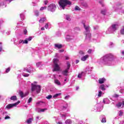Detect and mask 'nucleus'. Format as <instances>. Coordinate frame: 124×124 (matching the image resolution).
Returning a JSON list of instances; mask_svg holds the SVG:
<instances>
[{
	"label": "nucleus",
	"mask_w": 124,
	"mask_h": 124,
	"mask_svg": "<svg viewBox=\"0 0 124 124\" xmlns=\"http://www.w3.org/2000/svg\"><path fill=\"white\" fill-rule=\"evenodd\" d=\"M69 97H70V96H69V95L66 96L64 97V99H68V98H69Z\"/></svg>",
	"instance_id": "obj_45"
},
{
	"label": "nucleus",
	"mask_w": 124,
	"mask_h": 124,
	"mask_svg": "<svg viewBox=\"0 0 124 124\" xmlns=\"http://www.w3.org/2000/svg\"><path fill=\"white\" fill-rule=\"evenodd\" d=\"M22 42H24V41H23V40H20L19 41V44H21V43H22Z\"/></svg>",
	"instance_id": "obj_55"
},
{
	"label": "nucleus",
	"mask_w": 124,
	"mask_h": 124,
	"mask_svg": "<svg viewBox=\"0 0 124 124\" xmlns=\"http://www.w3.org/2000/svg\"><path fill=\"white\" fill-rule=\"evenodd\" d=\"M43 103H44V102L39 101L36 103L37 105H42Z\"/></svg>",
	"instance_id": "obj_29"
},
{
	"label": "nucleus",
	"mask_w": 124,
	"mask_h": 124,
	"mask_svg": "<svg viewBox=\"0 0 124 124\" xmlns=\"http://www.w3.org/2000/svg\"><path fill=\"white\" fill-rule=\"evenodd\" d=\"M62 118H63V117H64V118H66V114H62Z\"/></svg>",
	"instance_id": "obj_49"
},
{
	"label": "nucleus",
	"mask_w": 124,
	"mask_h": 124,
	"mask_svg": "<svg viewBox=\"0 0 124 124\" xmlns=\"http://www.w3.org/2000/svg\"><path fill=\"white\" fill-rule=\"evenodd\" d=\"M20 103V101H18L16 103L14 104H9L6 106V108L7 109H11V108H13V107L17 106Z\"/></svg>",
	"instance_id": "obj_6"
},
{
	"label": "nucleus",
	"mask_w": 124,
	"mask_h": 124,
	"mask_svg": "<svg viewBox=\"0 0 124 124\" xmlns=\"http://www.w3.org/2000/svg\"><path fill=\"white\" fill-rule=\"evenodd\" d=\"M34 13L36 16H39V12L38 10L35 11Z\"/></svg>",
	"instance_id": "obj_28"
},
{
	"label": "nucleus",
	"mask_w": 124,
	"mask_h": 124,
	"mask_svg": "<svg viewBox=\"0 0 124 124\" xmlns=\"http://www.w3.org/2000/svg\"><path fill=\"white\" fill-rule=\"evenodd\" d=\"M18 93L19 95L21 96V98H23V97H24V93H23L22 91H19Z\"/></svg>",
	"instance_id": "obj_18"
},
{
	"label": "nucleus",
	"mask_w": 124,
	"mask_h": 124,
	"mask_svg": "<svg viewBox=\"0 0 124 124\" xmlns=\"http://www.w3.org/2000/svg\"><path fill=\"white\" fill-rule=\"evenodd\" d=\"M101 94H102V92L99 91L98 94V96H99V97H100L101 96Z\"/></svg>",
	"instance_id": "obj_34"
},
{
	"label": "nucleus",
	"mask_w": 124,
	"mask_h": 124,
	"mask_svg": "<svg viewBox=\"0 0 124 124\" xmlns=\"http://www.w3.org/2000/svg\"><path fill=\"white\" fill-rule=\"evenodd\" d=\"M41 62H39L36 63V66L37 67H40V66H42Z\"/></svg>",
	"instance_id": "obj_30"
},
{
	"label": "nucleus",
	"mask_w": 124,
	"mask_h": 124,
	"mask_svg": "<svg viewBox=\"0 0 124 124\" xmlns=\"http://www.w3.org/2000/svg\"><path fill=\"white\" fill-rule=\"evenodd\" d=\"M45 27L46 28V29H48V28H49V25H48L47 23H46L45 26Z\"/></svg>",
	"instance_id": "obj_46"
},
{
	"label": "nucleus",
	"mask_w": 124,
	"mask_h": 124,
	"mask_svg": "<svg viewBox=\"0 0 124 124\" xmlns=\"http://www.w3.org/2000/svg\"><path fill=\"white\" fill-rule=\"evenodd\" d=\"M28 94H29L28 93H26L25 94H23V97L27 96V95H28Z\"/></svg>",
	"instance_id": "obj_44"
},
{
	"label": "nucleus",
	"mask_w": 124,
	"mask_h": 124,
	"mask_svg": "<svg viewBox=\"0 0 124 124\" xmlns=\"http://www.w3.org/2000/svg\"><path fill=\"white\" fill-rule=\"evenodd\" d=\"M92 49H89L87 52L89 54H91V53H92Z\"/></svg>",
	"instance_id": "obj_50"
},
{
	"label": "nucleus",
	"mask_w": 124,
	"mask_h": 124,
	"mask_svg": "<svg viewBox=\"0 0 124 124\" xmlns=\"http://www.w3.org/2000/svg\"><path fill=\"white\" fill-rule=\"evenodd\" d=\"M86 38H91L92 36V34L90 33V32H87V33H85Z\"/></svg>",
	"instance_id": "obj_12"
},
{
	"label": "nucleus",
	"mask_w": 124,
	"mask_h": 124,
	"mask_svg": "<svg viewBox=\"0 0 124 124\" xmlns=\"http://www.w3.org/2000/svg\"><path fill=\"white\" fill-rule=\"evenodd\" d=\"M119 112V116H122L123 114H124V112H122L121 111H120Z\"/></svg>",
	"instance_id": "obj_51"
},
{
	"label": "nucleus",
	"mask_w": 124,
	"mask_h": 124,
	"mask_svg": "<svg viewBox=\"0 0 124 124\" xmlns=\"http://www.w3.org/2000/svg\"><path fill=\"white\" fill-rule=\"evenodd\" d=\"M55 47L58 48V49H62V44H55Z\"/></svg>",
	"instance_id": "obj_11"
},
{
	"label": "nucleus",
	"mask_w": 124,
	"mask_h": 124,
	"mask_svg": "<svg viewBox=\"0 0 124 124\" xmlns=\"http://www.w3.org/2000/svg\"><path fill=\"white\" fill-rule=\"evenodd\" d=\"M72 123V122L71 121V120L70 119H67L65 122V124H71Z\"/></svg>",
	"instance_id": "obj_16"
},
{
	"label": "nucleus",
	"mask_w": 124,
	"mask_h": 124,
	"mask_svg": "<svg viewBox=\"0 0 124 124\" xmlns=\"http://www.w3.org/2000/svg\"><path fill=\"white\" fill-rule=\"evenodd\" d=\"M69 68H70V63L69 62H67V69L69 70Z\"/></svg>",
	"instance_id": "obj_25"
},
{
	"label": "nucleus",
	"mask_w": 124,
	"mask_h": 124,
	"mask_svg": "<svg viewBox=\"0 0 124 124\" xmlns=\"http://www.w3.org/2000/svg\"><path fill=\"white\" fill-rule=\"evenodd\" d=\"M29 43V42L28 41V39L25 40L23 42V44H28Z\"/></svg>",
	"instance_id": "obj_35"
},
{
	"label": "nucleus",
	"mask_w": 124,
	"mask_h": 124,
	"mask_svg": "<svg viewBox=\"0 0 124 124\" xmlns=\"http://www.w3.org/2000/svg\"><path fill=\"white\" fill-rule=\"evenodd\" d=\"M32 39V37H29V38L27 39V40L28 41H31V40Z\"/></svg>",
	"instance_id": "obj_43"
},
{
	"label": "nucleus",
	"mask_w": 124,
	"mask_h": 124,
	"mask_svg": "<svg viewBox=\"0 0 124 124\" xmlns=\"http://www.w3.org/2000/svg\"><path fill=\"white\" fill-rule=\"evenodd\" d=\"M81 9H80V7H79V6H76L75 8V10L76 11H78V10H80Z\"/></svg>",
	"instance_id": "obj_32"
},
{
	"label": "nucleus",
	"mask_w": 124,
	"mask_h": 124,
	"mask_svg": "<svg viewBox=\"0 0 124 124\" xmlns=\"http://www.w3.org/2000/svg\"><path fill=\"white\" fill-rule=\"evenodd\" d=\"M66 19L67 21H70V17L67 16H66Z\"/></svg>",
	"instance_id": "obj_41"
},
{
	"label": "nucleus",
	"mask_w": 124,
	"mask_h": 124,
	"mask_svg": "<svg viewBox=\"0 0 124 124\" xmlns=\"http://www.w3.org/2000/svg\"><path fill=\"white\" fill-rule=\"evenodd\" d=\"M101 123H106V118H104L101 120Z\"/></svg>",
	"instance_id": "obj_33"
},
{
	"label": "nucleus",
	"mask_w": 124,
	"mask_h": 124,
	"mask_svg": "<svg viewBox=\"0 0 124 124\" xmlns=\"http://www.w3.org/2000/svg\"><path fill=\"white\" fill-rule=\"evenodd\" d=\"M24 77H29L30 76V74H26L23 75Z\"/></svg>",
	"instance_id": "obj_39"
},
{
	"label": "nucleus",
	"mask_w": 124,
	"mask_h": 124,
	"mask_svg": "<svg viewBox=\"0 0 124 124\" xmlns=\"http://www.w3.org/2000/svg\"><path fill=\"white\" fill-rule=\"evenodd\" d=\"M88 58H89V55H86L81 57V60L82 61V62H85L87 60V59H88Z\"/></svg>",
	"instance_id": "obj_9"
},
{
	"label": "nucleus",
	"mask_w": 124,
	"mask_h": 124,
	"mask_svg": "<svg viewBox=\"0 0 124 124\" xmlns=\"http://www.w3.org/2000/svg\"><path fill=\"white\" fill-rule=\"evenodd\" d=\"M65 60H69V57L68 56H65Z\"/></svg>",
	"instance_id": "obj_56"
},
{
	"label": "nucleus",
	"mask_w": 124,
	"mask_h": 124,
	"mask_svg": "<svg viewBox=\"0 0 124 124\" xmlns=\"http://www.w3.org/2000/svg\"><path fill=\"white\" fill-rule=\"evenodd\" d=\"M122 104L123 105V107L124 106V101H122Z\"/></svg>",
	"instance_id": "obj_61"
},
{
	"label": "nucleus",
	"mask_w": 124,
	"mask_h": 124,
	"mask_svg": "<svg viewBox=\"0 0 124 124\" xmlns=\"http://www.w3.org/2000/svg\"><path fill=\"white\" fill-rule=\"evenodd\" d=\"M100 89L102 90V91H105L106 89H105V85L104 84H102L99 87Z\"/></svg>",
	"instance_id": "obj_14"
},
{
	"label": "nucleus",
	"mask_w": 124,
	"mask_h": 124,
	"mask_svg": "<svg viewBox=\"0 0 124 124\" xmlns=\"http://www.w3.org/2000/svg\"><path fill=\"white\" fill-rule=\"evenodd\" d=\"M9 119H10V117H9L8 115L7 116L5 117L4 119L5 120H8Z\"/></svg>",
	"instance_id": "obj_42"
},
{
	"label": "nucleus",
	"mask_w": 124,
	"mask_h": 124,
	"mask_svg": "<svg viewBox=\"0 0 124 124\" xmlns=\"http://www.w3.org/2000/svg\"><path fill=\"white\" fill-rule=\"evenodd\" d=\"M78 62H79V60H77L76 63H78Z\"/></svg>",
	"instance_id": "obj_64"
},
{
	"label": "nucleus",
	"mask_w": 124,
	"mask_h": 124,
	"mask_svg": "<svg viewBox=\"0 0 124 124\" xmlns=\"http://www.w3.org/2000/svg\"><path fill=\"white\" fill-rule=\"evenodd\" d=\"M122 54L124 55V50L122 52Z\"/></svg>",
	"instance_id": "obj_63"
},
{
	"label": "nucleus",
	"mask_w": 124,
	"mask_h": 124,
	"mask_svg": "<svg viewBox=\"0 0 124 124\" xmlns=\"http://www.w3.org/2000/svg\"><path fill=\"white\" fill-rule=\"evenodd\" d=\"M47 9V7L44 6V7H42L40 9V11H42V10H45V9Z\"/></svg>",
	"instance_id": "obj_26"
},
{
	"label": "nucleus",
	"mask_w": 124,
	"mask_h": 124,
	"mask_svg": "<svg viewBox=\"0 0 124 124\" xmlns=\"http://www.w3.org/2000/svg\"><path fill=\"white\" fill-rule=\"evenodd\" d=\"M120 32L121 34H124V27L121 29L120 31Z\"/></svg>",
	"instance_id": "obj_31"
},
{
	"label": "nucleus",
	"mask_w": 124,
	"mask_h": 124,
	"mask_svg": "<svg viewBox=\"0 0 124 124\" xmlns=\"http://www.w3.org/2000/svg\"><path fill=\"white\" fill-rule=\"evenodd\" d=\"M59 3L60 6L63 9L65 8L66 5H71V2L68 0H60Z\"/></svg>",
	"instance_id": "obj_2"
},
{
	"label": "nucleus",
	"mask_w": 124,
	"mask_h": 124,
	"mask_svg": "<svg viewBox=\"0 0 124 124\" xmlns=\"http://www.w3.org/2000/svg\"><path fill=\"white\" fill-rule=\"evenodd\" d=\"M53 63L54 64V67L53 71H60L61 67H60V65H59L58 63L61 64V63H60V61L59 60V59L56 58L54 59Z\"/></svg>",
	"instance_id": "obj_4"
},
{
	"label": "nucleus",
	"mask_w": 124,
	"mask_h": 124,
	"mask_svg": "<svg viewBox=\"0 0 124 124\" xmlns=\"http://www.w3.org/2000/svg\"><path fill=\"white\" fill-rule=\"evenodd\" d=\"M24 34H26L28 33V31H27V29H25L24 31Z\"/></svg>",
	"instance_id": "obj_47"
},
{
	"label": "nucleus",
	"mask_w": 124,
	"mask_h": 124,
	"mask_svg": "<svg viewBox=\"0 0 124 124\" xmlns=\"http://www.w3.org/2000/svg\"><path fill=\"white\" fill-rule=\"evenodd\" d=\"M32 120V118H29L27 120V124H31V121Z\"/></svg>",
	"instance_id": "obj_22"
},
{
	"label": "nucleus",
	"mask_w": 124,
	"mask_h": 124,
	"mask_svg": "<svg viewBox=\"0 0 124 124\" xmlns=\"http://www.w3.org/2000/svg\"><path fill=\"white\" fill-rule=\"evenodd\" d=\"M105 81H106V79L105 78H100L98 80L99 84H103Z\"/></svg>",
	"instance_id": "obj_7"
},
{
	"label": "nucleus",
	"mask_w": 124,
	"mask_h": 124,
	"mask_svg": "<svg viewBox=\"0 0 124 124\" xmlns=\"http://www.w3.org/2000/svg\"><path fill=\"white\" fill-rule=\"evenodd\" d=\"M45 5H47V4H48V0L45 1Z\"/></svg>",
	"instance_id": "obj_53"
},
{
	"label": "nucleus",
	"mask_w": 124,
	"mask_h": 124,
	"mask_svg": "<svg viewBox=\"0 0 124 124\" xmlns=\"http://www.w3.org/2000/svg\"><path fill=\"white\" fill-rule=\"evenodd\" d=\"M60 93L56 94L54 95H53V98H55V97H57V96H59L60 95Z\"/></svg>",
	"instance_id": "obj_37"
},
{
	"label": "nucleus",
	"mask_w": 124,
	"mask_h": 124,
	"mask_svg": "<svg viewBox=\"0 0 124 124\" xmlns=\"http://www.w3.org/2000/svg\"><path fill=\"white\" fill-rule=\"evenodd\" d=\"M45 110H46V108L41 109L40 111H41V112H44V111H45Z\"/></svg>",
	"instance_id": "obj_54"
},
{
	"label": "nucleus",
	"mask_w": 124,
	"mask_h": 124,
	"mask_svg": "<svg viewBox=\"0 0 124 124\" xmlns=\"http://www.w3.org/2000/svg\"><path fill=\"white\" fill-rule=\"evenodd\" d=\"M32 101V98L30 97L29 99L28 100V103H31V101Z\"/></svg>",
	"instance_id": "obj_38"
},
{
	"label": "nucleus",
	"mask_w": 124,
	"mask_h": 124,
	"mask_svg": "<svg viewBox=\"0 0 124 124\" xmlns=\"http://www.w3.org/2000/svg\"><path fill=\"white\" fill-rule=\"evenodd\" d=\"M119 96V95L117 94H115L114 95H113V97H118Z\"/></svg>",
	"instance_id": "obj_52"
},
{
	"label": "nucleus",
	"mask_w": 124,
	"mask_h": 124,
	"mask_svg": "<svg viewBox=\"0 0 124 124\" xmlns=\"http://www.w3.org/2000/svg\"><path fill=\"white\" fill-rule=\"evenodd\" d=\"M67 107H68V105L66 104L65 107H64V106L63 107V109H67Z\"/></svg>",
	"instance_id": "obj_48"
},
{
	"label": "nucleus",
	"mask_w": 124,
	"mask_h": 124,
	"mask_svg": "<svg viewBox=\"0 0 124 124\" xmlns=\"http://www.w3.org/2000/svg\"><path fill=\"white\" fill-rule=\"evenodd\" d=\"M106 12H107V11L105 9L101 11V14L104 16L106 15Z\"/></svg>",
	"instance_id": "obj_20"
},
{
	"label": "nucleus",
	"mask_w": 124,
	"mask_h": 124,
	"mask_svg": "<svg viewBox=\"0 0 124 124\" xmlns=\"http://www.w3.org/2000/svg\"><path fill=\"white\" fill-rule=\"evenodd\" d=\"M63 75H64L65 76H67V73H68V70H67V69H66V70H64L62 72Z\"/></svg>",
	"instance_id": "obj_13"
},
{
	"label": "nucleus",
	"mask_w": 124,
	"mask_h": 124,
	"mask_svg": "<svg viewBox=\"0 0 124 124\" xmlns=\"http://www.w3.org/2000/svg\"><path fill=\"white\" fill-rule=\"evenodd\" d=\"M116 106H117L118 108H121L122 107V102L118 103Z\"/></svg>",
	"instance_id": "obj_27"
},
{
	"label": "nucleus",
	"mask_w": 124,
	"mask_h": 124,
	"mask_svg": "<svg viewBox=\"0 0 124 124\" xmlns=\"http://www.w3.org/2000/svg\"><path fill=\"white\" fill-rule=\"evenodd\" d=\"M41 31H45V29L44 27L41 28Z\"/></svg>",
	"instance_id": "obj_60"
},
{
	"label": "nucleus",
	"mask_w": 124,
	"mask_h": 124,
	"mask_svg": "<svg viewBox=\"0 0 124 124\" xmlns=\"http://www.w3.org/2000/svg\"><path fill=\"white\" fill-rule=\"evenodd\" d=\"M5 1H9V2H11L12 1V0H5Z\"/></svg>",
	"instance_id": "obj_59"
},
{
	"label": "nucleus",
	"mask_w": 124,
	"mask_h": 124,
	"mask_svg": "<svg viewBox=\"0 0 124 124\" xmlns=\"http://www.w3.org/2000/svg\"><path fill=\"white\" fill-rule=\"evenodd\" d=\"M24 71H26V72H28V73H31V69H29L27 68H24Z\"/></svg>",
	"instance_id": "obj_17"
},
{
	"label": "nucleus",
	"mask_w": 124,
	"mask_h": 124,
	"mask_svg": "<svg viewBox=\"0 0 124 124\" xmlns=\"http://www.w3.org/2000/svg\"><path fill=\"white\" fill-rule=\"evenodd\" d=\"M83 73H84V72H82L81 73L78 74V78H82V76L83 75Z\"/></svg>",
	"instance_id": "obj_24"
},
{
	"label": "nucleus",
	"mask_w": 124,
	"mask_h": 124,
	"mask_svg": "<svg viewBox=\"0 0 124 124\" xmlns=\"http://www.w3.org/2000/svg\"><path fill=\"white\" fill-rule=\"evenodd\" d=\"M116 26H118L117 24H113L112 25V28L114 30V31H116L117 30V28H116Z\"/></svg>",
	"instance_id": "obj_23"
},
{
	"label": "nucleus",
	"mask_w": 124,
	"mask_h": 124,
	"mask_svg": "<svg viewBox=\"0 0 124 124\" xmlns=\"http://www.w3.org/2000/svg\"><path fill=\"white\" fill-rule=\"evenodd\" d=\"M83 26L86 32H90L89 30L90 29H91V27H90V26H86V25H85V24H84Z\"/></svg>",
	"instance_id": "obj_8"
},
{
	"label": "nucleus",
	"mask_w": 124,
	"mask_h": 124,
	"mask_svg": "<svg viewBox=\"0 0 124 124\" xmlns=\"http://www.w3.org/2000/svg\"><path fill=\"white\" fill-rule=\"evenodd\" d=\"M57 9V7L56 5L54 3H51L47 7L48 11H50L51 12H54Z\"/></svg>",
	"instance_id": "obj_5"
},
{
	"label": "nucleus",
	"mask_w": 124,
	"mask_h": 124,
	"mask_svg": "<svg viewBox=\"0 0 124 124\" xmlns=\"http://www.w3.org/2000/svg\"><path fill=\"white\" fill-rule=\"evenodd\" d=\"M114 59L115 56L113 54L108 53L102 57L101 61H103L102 62L104 64H110L114 61Z\"/></svg>",
	"instance_id": "obj_1"
},
{
	"label": "nucleus",
	"mask_w": 124,
	"mask_h": 124,
	"mask_svg": "<svg viewBox=\"0 0 124 124\" xmlns=\"http://www.w3.org/2000/svg\"><path fill=\"white\" fill-rule=\"evenodd\" d=\"M78 54H79V55L81 56H84V55H85V52H84L83 50H79L78 51Z\"/></svg>",
	"instance_id": "obj_21"
},
{
	"label": "nucleus",
	"mask_w": 124,
	"mask_h": 124,
	"mask_svg": "<svg viewBox=\"0 0 124 124\" xmlns=\"http://www.w3.org/2000/svg\"><path fill=\"white\" fill-rule=\"evenodd\" d=\"M57 124H62V122H59L57 123Z\"/></svg>",
	"instance_id": "obj_58"
},
{
	"label": "nucleus",
	"mask_w": 124,
	"mask_h": 124,
	"mask_svg": "<svg viewBox=\"0 0 124 124\" xmlns=\"http://www.w3.org/2000/svg\"><path fill=\"white\" fill-rule=\"evenodd\" d=\"M31 92H34V91H36L37 93H39L41 91V86L31 83Z\"/></svg>",
	"instance_id": "obj_3"
},
{
	"label": "nucleus",
	"mask_w": 124,
	"mask_h": 124,
	"mask_svg": "<svg viewBox=\"0 0 124 124\" xmlns=\"http://www.w3.org/2000/svg\"><path fill=\"white\" fill-rule=\"evenodd\" d=\"M9 71H10V68H8L6 70V73H8V72H9Z\"/></svg>",
	"instance_id": "obj_40"
},
{
	"label": "nucleus",
	"mask_w": 124,
	"mask_h": 124,
	"mask_svg": "<svg viewBox=\"0 0 124 124\" xmlns=\"http://www.w3.org/2000/svg\"><path fill=\"white\" fill-rule=\"evenodd\" d=\"M2 51V47H0V52H1Z\"/></svg>",
	"instance_id": "obj_62"
},
{
	"label": "nucleus",
	"mask_w": 124,
	"mask_h": 124,
	"mask_svg": "<svg viewBox=\"0 0 124 124\" xmlns=\"http://www.w3.org/2000/svg\"><path fill=\"white\" fill-rule=\"evenodd\" d=\"M98 29V27L96 26V27H93V30H97Z\"/></svg>",
	"instance_id": "obj_57"
},
{
	"label": "nucleus",
	"mask_w": 124,
	"mask_h": 124,
	"mask_svg": "<svg viewBox=\"0 0 124 124\" xmlns=\"http://www.w3.org/2000/svg\"><path fill=\"white\" fill-rule=\"evenodd\" d=\"M11 100H13L15 101V100H17V96H13L10 98Z\"/></svg>",
	"instance_id": "obj_19"
},
{
	"label": "nucleus",
	"mask_w": 124,
	"mask_h": 124,
	"mask_svg": "<svg viewBox=\"0 0 124 124\" xmlns=\"http://www.w3.org/2000/svg\"><path fill=\"white\" fill-rule=\"evenodd\" d=\"M46 20V17H42L39 21V23H44Z\"/></svg>",
	"instance_id": "obj_10"
},
{
	"label": "nucleus",
	"mask_w": 124,
	"mask_h": 124,
	"mask_svg": "<svg viewBox=\"0 0 124 124\" xmlns=\"http://www.w3.org/2000/svg\"><path fill=\"white\" fill-rule=\"evenodd\" d=\"M46 98H47V99H51V98H52V95H49L47 97H46Z\"/></svg>",
	"instance_id": "obj_36"
},
{
	"label": "nucleus",
	"mask_w": 124,
	"mask_h": 124,
	"mask_svg": "<svg viewBox=\"0 0 124 124\" xmlns=\"http://www.w3.org/2000/svg\"><path fill=\"white\" fill-rule=\"evenodd\" d=\"M54 82L56 85H58V86H61V82L58 79H55Z\"/></svg>",
	"instance_id": "obj_15"
}]
</instances>
